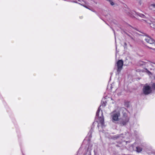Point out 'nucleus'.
Returning <instances> with one entry per match:
<instances>
[{
    "label": "nucleus",
    "mask_w": 155,
    "mask_h": 155,
    "mask_svg": "<svg viewBox=\"0 0 155 155\" xmlns=\"http://www.w3.org/2000/svg\"><path fill=\"white\" fill-rule=\"evenodd\" d=\"M106 102H103L102 104L99 106L96 114V116L97 117L99 120V123L101 124L102 127H105L104 125V119L102 111L101 110V106L105 107L106 105Z\"/></svg>",
    "instance_id": "f257e3e1"
},
{
    "label": "nucleus",
    "mask_w": 155,
    "mask_h": 155,
    "mask_svg": "<svg viewBox=\"0 0 155 155\" xmlns=\"http://www.w3.org/2000/svg\"><path fill=\"white\" fill-rule=\"evenodd\" d=\"M120 116V114L119 111H116L115 110L113 111L111 113V116L112 118V121L114 122L115 121L119 120V117Z\"/></svg>",
    "instance_id": "f03ea898"
},
{
    "label": "nucleus",
    "mask_w": 155,
    "mask_h": 155,
    "mask_svg": "<svg viewBox=\"0 0 155 155\" xmlns=\"http://www.w3.org/2000/svg\"><path fill=\"white\" fill-rule=\"evenodd\" d=\"M143 93L146 95H148L152 92L151 87L147 84H146L143 88Z\"/></svg>",
    "instance_id": "7ed1b4c3"
},
{
    "label": "nucleus",
    "mask_w": 155,
    "mask_h": 155,
    "mask_svg": "<svg viewBox=\"0 0 155 155\" xmlns=\"http://www.w3.org/2000/svg\"><path fill=\"white\" fill-rule=\"evenodd\" d=\"M123 61L122 60H119L117 62V72L119 74L123 68Z\"/></svg>",
    "instance_id": "20e7f679"
},
{
    "label": "nucleus",
    "mask_w": 155,
    "mask_h": 155,
    "mask_svg": "<svg viewBox=\"0 0 155 155\" xmlns=\"http://www.w3.org/2000/svg\"><path fill=\"white\" fill-rule=\"evenodd\" d=\"M145 40L148 43L153 44L155 46V41L149 36H147L144 38Z\"/></svg>",
    "instance_id": "39448f33"
},
{
    "label": "nucleus",
    "mask_w": 155,
    "mask_h": 155,
    "mask_svg": "<svg viewBox=\"0 0 155 155\" xmlns=\"http://www.w3.org/2000/svg\"><path fill=\"white\" fill-rule=\"evenodd\" d=\"M143 20L145 22H146V23L149 24L151 28H152L155 29V23H152L151 21L150 20L148 19H143Z\"/></svg>",
    "instance_id": "423d86ee"
},
{
    "label": "nucleus",
    "mask_w": 155,
    "mask_h": 155,
    "mask_svg": "<svg viewBox=\"0 0 155 155\" xmlns=\"http://www.w3.org/2000/svg\"><path fill=\"white\" fill-rule=\"evenodd\" d=\"M129 121V118L128 117H126L125 119L123 120L120 122V124L123 126L126 125Z\"/></svg>",
    "instance_id": "0eeeda50"
},
{
    "label": "nucleus",
    "mask_w": 155,
    "mask_h": 155,
    "mask_svg": "<svg viewBox=\"0 0 155 155\" xmlns=\"http://www.w3.org/2000/svg\"><path fill=\"white\" fill-rule=\"evenodd\" d=\"M94 122L93 123V124L91 126V129L88 133V135L89 136V137L91 138L92 137V133L93 131V128L94 127Z\"/></svg>",
    "instance_id": "6e6552de"
},
{
    "label": "nucleus",
    "mask_w": 155,
    "mask_h": 155,
    "mask_svg": "<svg viewBox=\"0 0 155 155\" xmlns=\"http://www.w3.org/2000/svg\"><path fill=\"white\" fill-rule=\"evenodd\" d=\"M139 64L140 66L145 65L147 67L148 66L149 63L147 62L140 61L139 63Z\"/></svg>",
    "instance_id": "1a4fd4ad"
},
{
    "label": "nucleus",
    "mask_w": 155,
    "mask_h": 155,
    "mask_svg": "<svg viewBox=\"0 0 155 155\" xmlns=\"http://www.w3.org/2000/svg\"><path fill=\"white\" fill-rule=\"evenodd\" d=\"M135 13H136L137 15H138L142 18H145V16L143 14H141V13H139L138 12H135Z\"/></svg>",
    "instance_id": "9d476101"
},
{
    "label": "nucleus",
    "mask_w": 155,
    "mask_h": 155,
    "mask_svg": "<svg viewBox=\"0 0 155 155\" xmlns=\"http://www.w3.org/2000/svg\"><path fill=\"white\" fill-rule=\"evenodd\" d=\"M142 150V148L140 147H136V151L137 152L139 153Z\"/></svg>",
    "instance_id": "9b49d317"
},
{
    "label": "nucleus",
    "mask_w": 155,
    "mask_h": 155,
    "mask_svg": "<svg viewBox=\"0 0 155 155\" xmlns=\"http://www.w3.org/2000/svg\"><path fill=\"white\" fill-rule=\"evenodd\" d=\"M124 105L126 107H128L129 106V102L128 101L125 102L124 103Z\"/></svg>",
    "instance_id": "f8f14e48"
},
{
    "label": "nucleus",
    "mask_w": 155,
    "mask_h": 155,
    "mask_svg": "<svg viewBox=\"0 0 155 155\" xmlns=\"http://www.w3.org/2000/svg\"><path fill=\"white\" fill-rule=\"evenodd\" d=\"M145 70H146V72L149 75H152V73L150 71L147 69V68L145 69Z\"/></svg>",
    "instance_id": "ddd939ff"
},
{
    "label": "nucleus",
    "mask_w": 155,
    "mask_h": 155,
    "mask_svg": "<svg viewBox=\"0 0 155 155\" xmlns=\"http://www.w3.org/2000/svg\"><path fill=\"white\" fill-rule=\"evenodd\" d=\"M109 2L111 5H114V3L112 1V0H111Z\"/></svg>",
    "instance_id": "4468645a"
},
{
    "label": "nucleus",
    "mask_w": 155,
    "mask_h": 155,
    "mask_svg": "<svg viewBox=\"0 0 155 155\" xmlns=\"http://www.w3.org/2000/svg\"><path fill=\"white\" fill-rule=\"evenodd\" d=\"M151 6L153 8V9L155 10V4H152L151 5Z\"/></svg>",
    "instance_id": "2eb2a0df"
},
{
    "label": "nucleus",
    "mask_w": 155,
    "mask_h": 155,
    "mask_svg": "<svg viewBox=\"0 0 155 155\" xmlns=\"http://www.w3.org/2000/svg\"><path fill=\"white\" fill-rule=\"evenodd\" d=\"M152 87L153 89H155V83H153L152 85Z\"/></svg>",
    "instance_id": "dca6fc26"
},
{
    "label": "nucleus",
    "mask_w": 155,
    "mask_h": 155,
    "mask_svg": "<svg viewBox=\"0 0 155 155\" xmlns=\"http://www.w3.org/2000/svg\"><path fill=\"white\" fill-rule=\"evenodd\" d=\"M126 34H127L128 36H129V37H130V38L131 39H132V40H134V38H133L132 36H130V35H129V34H127V33H126Z\"/></svg>",
    "instance_id": "f3484780"
},
{
    "label": "nucleus",
    "mask_w": 155,
    "mask_h": 155,
    "mask_svg": "<svg viewBox=\"0 0 155 155\" xmlns=\"http://www.w3.org/2000/svg\"><path fill=\"white\" fill-rule=\"evenodd\" d=\"M83 6H84V7H85V8H87V9H90V10H91V9H90L89 8V7H88V6H86V5H83Z\"/></svg>",
    "instance_id": "a211bd4d"
},
{
    "label": "nucleus",
    "mask_w": 155,
    "mask_h": 155,
    "mask_svg": "<svg viewBox=\"0 0 155 155\" xmlns=\"http://www.w3.org/2000/svg\"><path fill=\"white\" fill-rule=\"evenodd\" d=\"M127 43H126V42H125V43H124V48H126V47H127Z\"/></svg>",
    "instance_id": "6ab92c4d"
},
{
    "label": "nucleus",
    "mask_w": 155,
    "mask_h": 155,
    "mask_svg": "<svg viewBox=\"0 0 155 155\" xmlns=\"http://www.w3.org/2000/svg\"><path fill=\"white\" fill-rule=\"evenodd\" d=\"M149 48H150L151 49H155V48H152V47H149Z\"/></svg>",
    "instance_id": "aec40b11"
},
{
    "label": "nucleus",
    "mask_w": 155,
    "mask_h": 155,
    "mask_svg": "<svg viewBox=\"0 0 155 155\" xmlns=\"http://www.w3.org/2000/svg\"><path fill=\"white\" fill-rule=\"evenodd\" d=\"M119 136H117V137H116V138H119Z\"/></svg>",
    "instance_id": "412c9836"
},
{
    "label": "nucleus",
    "mask_w": 155,
    "mask_h": 155,
    "mask_svg": "<svg viewBox=\"0 0 155 155\" xmlns=\"http://www.w3.org/2000/svg\"><path fill=\"white\" fill-rule=\"evenodd\" d=\"M99 124H98V125H97V127H99Z\"/></svg>",
    "instance_id": "4be33fe9"
},
{
    "label": "nucleus",
    "mask_w": 155,
    "mask_h": 155,
    "mask_svg": "<svg viewBox=\"0 0 155 155\" xmlns=\"http://www.w3.org/2000/svg\"><path fill=\"white\" fill-rule=\"evenodd\" d=\"M154 78L155 79V76H154Z\"/></svg>",
    "instance_id": "5701e85b"
}]
</instances>
